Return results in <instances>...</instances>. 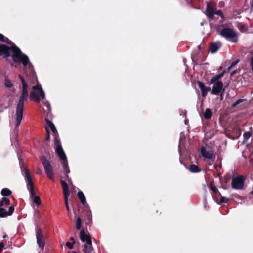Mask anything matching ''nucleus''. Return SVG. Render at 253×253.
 <instances>
[{
  "instance_id": "1",
  "label": "nucleus",
  "mask_w": 253,
  "mask_h": 253,
  "mask_svg": "<svg viewBox=\"0 0 253 253\" xmlns=\"http://www.w3.org/2000/svg\"><path fill=\"white\" fill-rule=\"evenodd\" d=\"M13 52L12 58L14 62H21L25 67V73L26 74V79L19 75V78L21 81L22 85V94L20 96L19 101L16 105L15 109L16 116V125L15 127L17 128L22 120L24 112V103L28 98V85L26 80L29 79V77H35V72L33 70V67L30 63L29 59L27 55L22 53L21 50L16 46H13L9 48L8 46L0 44V55H4L5 57L10 56L9 50Z\"/></svg>"
},
{
  "instance_id": "2",
  "label": "nucleus",
  "mask_w": 253,
  "mask_h": 253,
  "mask_svg": "<svg viewBox=\"0 0 253 253\" xmlns=\"http://www.w3.org/2000/svg\"><path fill=\"white\" fill-rule=\"evenodd\" d=\"M25 181L28 189L30 192V197L32 199L33 202L37 205H39L41 203V201L39 196L35 195L34 185L32 180L31 177L28 170L27 169H24Z\"/></svg>"
},
{
  "instance_id": "3",
  "label": "nucleus",
  "mask_w": 253,
  "mask_h": 253,
  "mask_svg": "<svg viewBox=\"0 0 253 253\" xmlns=\"http://www.w3.org/2000/svg\"><path fill=\"white\" fill-rule=\"evenodd\" d=\"M30 98L31 100L39 103L41 99H44L45 95L41 85L38 84L32 87L30 94Z\"/></svg>"
},
{
  "instance_id": "4",
  "label": "nucleus",
  "mask_w": 253,
  "mask_h": 253,
  "mask_svg": "<svg viewBox=\"0 0 253 253\" xmlns=\"http://www.w3.org/2000/svg\"><path fill=\"white\" fill-rule=\"evenodd\" d=\"M220 34L227 40L236 43L238 41L237 33L233 29L224 27L220 31Z\"/></svg>"
},
{
  "instance_id": "5",
  "label": "nucleus",
  "mask_w": 253,
  "mask_h": 253,
  "mask_svg": "<svg viewBox=\"0 0 253 253\" xmlns=\"http://www.w3.org/2000/svg\"><path fill=\"white\" fill-rule=\"evenodd\" d=\"M41 161L43 166L45 172L47 174V177L51 180L54 179V175L52 171V167L49 161L46 159L44 156H42Z\"/></svg>"
},
{
  "instance_id": "6",
  "label": "nucleus",
  "mask_w": 253,
  "mask_h": 253,
  "mask_svg": "<svg viewBox=\"0 0 253 253\" xmlns=\"http://www.w3.org/2000/svg\"><path fill=\"white\" fill-rule=\"evenodd\" d=\"M54 144L55 146V152H56L60 159L62 161V162L67 160L66 156L63 151L60 140L58 138V136H56V137L55 138Z\"/></svg>"
},
{
  "instance_id": "7",
  "label": "nucleus",
  "mask_w": 253,
  "mask_h": 253,
  "mask_svg": "<svg viewBox=\"0 0 253 253\" xmlns=\"http://www.w3.org/2000/svg\"><path fill=\"white\" fill-rule=\"evenodd\" d=\"M36 237L37 240V243L39 247L43 251L44 247L45 239L43 234L42 231L40 229H37L36 231Z\"/></svg>"
},
{
  "instance_id": "8",
  "label": "nucleus",
  "mask_w": 253,
  "mask_h": 253,
  "mask_svg": "<svg viewBox=\"0 0 253 253\" xmlns=\"http://www.w3.org/2000/svg\"><path fill=\"white\" fill-rule=\"evenodd\" d=\"M201 154L205 158L211 159L213 157V152L210 146L206 145L203 146L201 149Z\"/></svg>"
},
{
  "instance_id": "9",
  "label": "nucleus",
  "mask_w": 253,
  "mask_h": 253,
  "mask_svg": "<svg viewBox=\"0 0 253 253\" xmlns=\"http://www.w3.org/2000/svg\"><path fill=\"white\" fill-rule=\"evenodd\" d=\"M216 10V4L213 2L207 3L206 8L207 15L210 20H212Z\"/></svg>"
},
{
  "instance_id": "10",
  "label": "nucleus",
  "mask_w": 253,
  "mask_h": 253,
  "mask_svg": "<svg viewBox=\"0 0 253 253\" xmlns=\"http://www.w3.org/2000/svg\"><path fill=\"white\" fill-rule=\"evenodd\" d=\"M244 185V180L242 177H238L232 180V186L234 189H241Z\"/></svg>"
},
{
  "instance_id": "11",
  "label": "nucleus",
  "mask_w": 253,
  "mask_h": 253,
  "mask_svg": "<svg viewBox=\"0 0 253 253\" xmlns=\"http://www.w3.org/2000/svg\"><path fill=\"white\" fill-rule=\"evenodd\" d=\"M213 84L211 93L213 95H217L219 93L223 88V83L222 82H216L211 83Z\"/></svg>"
},
{
  "instance_id": "12",
  "label": "nucleus",
  "mask_w": 253,
  "mask_h": 253,
  "mask_svg": "<svg viewBox=\"0 0 253 253\" xmlns=\"http://www.w3.org/2000/svg\"><path fill=\"white\" fill-rule=\"evenodd\" d=\"M14 210V209L13 206L9 207L8 211L4 208L1 207H0V217L4 218L11 215L13 213Z\"/></svg>"
},
{
  "instance_id": "13",
  "label": "nucleus",
  "mask_w": 253,
  "mask_h": 253,
  "mask_svg": "<svg viewBox=\"0 0 253 253\" xmlns=\"http://www.w3.org/2000/svg\"><path fill=\"white\" fill-rule=\"evenodd\" d=\"M80 238L83 242H86L87 244L92 245V241L90 236L86 234L84 230L81 231Z\"/></svg>"
},
{
  "instance_id": "14",
  "label": "nucleus",
  "mask_w": 253,
  "mask_h": 253,
  "mask_svg": "<svg viewBox=\"0 0 253 253\" xmlns=\"http://www.w3.org/2000/svg\"><path fill=\"white\" fill-rule=\"evenodd\" d=\"M197 84L201 90L202 97H205L207 95L208 92L211 90V88L206 87L204 84L200 81H198Z\"/></svg>"
},
{
  "instance_id": "15",
  "label": "nucleus",
  "mask_w": 253,
  "mask_h": 253,
  "mask_svg": "<svg viewBox=\"0 0 253 253\" xmlns=\"http://www.w3.org/2000/svg\"><path fill=\"white\" fill-rule=\"evenodd\" d=\"M61 183L63 189L64 196H69L70 192L67 184L63 180H61Z\"/></svg>"
},
{
  "instance_id": "16",
  "label": "nucleus",
  "mask_w": 253,
  "mask_h": 253,
  "mask_svg": "<svg viewBox=\"0 0 253 253\" xmlns=\"http://www.w3.org/2000/svg\"><path fill=\"white\" fill-rule=\"evenodd\" d=\"M221 46L220 42L212 43L210 47L211 52L213 53H215Z\"/></svg>"
},
{
  "instance_id": "17",
  "label": "nucleus",
  "mask_w": 253,
  "mask_h": 253,
  "mask_svg": "<svg viewBox=\"0 0 253 253\" xmlns=\"http://www.w3.org/2000/svg\"><path fill=\"white\" fill-rule=\"evenodd\" d=\"M225 73V71H224L222 73H221L220 74H219L218 75H217L215 76L214 77H213L211 79L210 83H214V82H220V81H219V80L223 76V75H224Z\"/></svg>"
},
{
  "instance_id": "18",
  "label": "nucleus",
  "mask_w": 253,
  "mask_h": 253,
  "mask_svg": "<svg viewBox=\"0 0 253 253\" xmlns=\"http://www.w3.org/2000/svg\"><path fill=\"white\" fill-rule=\"evenodd\" d=\"M189 170L191 172L196 173L201 171V169L197 165L195 164H192L189 168Z\"/></svg>"
},
{
  "instance_id": "19",
  "label": "nucleus",
  "mask_w": 253,
  "mask_h": 253,
  "mask_svg": "<svg viewBox=\"0 0 253 253\" xmlns=\"http://www.w3.org/2000/svg\"><path fill=\"white\" fill-rule=\"evenodd\" d=\"M46 122H47V124L48 126L50 128V129L53 131V132L54 133V134L55 135L56 134H57V130L55 128L54 125L48 119H46Z\"/></svg>"
},
{
  "instance_id": "20",
  "label": "nucleus",
  "mask_w": 253,
  "mask_h": 253,
  "mask_svg": "<svg viewBox=\"0 0 253 253\" xmlns=\"http://www.w3.org/2000/svg\"><path fill=\"white\" fill-rule=\"evenodd\" d=\"M78 197L80 199L81 202L83 205H84L86 203V199L85 196L84 195V193L82 192L79 191L78 193Z\"/></svg>"
},
{
  "instance_id": "21",
  "label": "nucleus",
  "mask_w": 253,
  "mask_h": 253,
  "mask_svg": "<svg viewBox=\"0 0 253 253\" xmlns=\"http://www.w3.org/2000/svg\"><path fill=\"white\" fill-rule=\"evenodd\" d=\"M92 251V245L87 244V245L84 246L83 251L84 253H91Z\"/></svg>"
},
{
  "instance_id": "22",
  "label": "nucleus",
  "mask_w": 253,
  "mask_h": 253,
  "mask_svg": "<svg viewBox=\"0 0 253 253\" xmlns=\"http://www.w3.org/2000/svg\"><path fill=\"white\" fill-rule=\"evenodd\" d=\"M4 85L6 88H11L13 86V82L8 78H5Z\"/></svg>"
},
{
  "instance_id": "23",
  "label": "nucleus",
  "mask_w": 253,
  "mask_h": 253,
  "mask_svg": "<svg viewBox=\"0 0 253 253\" xmlns=\"http://www.w3.org/2000/svg\"><path fill=\"white\" fill-rule=\"evenodd\" d=\"M10 201L9 199L6 197H3L2 200L0 202V207L3 206H8L9 205Z\"/></svg>"
},
{
  "instance_id": "24",
  "label": "nucleus",
  "mask_w": 253,
  "mask_h": 253,
  "mask_svg": "<svg viewBox=\"0 0 253 253\" xmlns=\"http://www.w3.org/2000/svg\"><path fill=\"white\" fill-rule=\"evenodd\" d=\"M211 116H212V113H211V110L209 108L206 109L204 113V117L206 119H210V118H211Z\"/></svg>"
},
{
  "instance_id": "25",
  "label": "nucleus",
  "mask_w": 253,
  "mask_h": 253,
  "mask_svg": "<svg viewBox=\"0 0 253 253\" xmlns=\"http://www.w3.org/2000/svg\"><path fill=\"white\" fill-rule=\"evenodd\" d=\"M62 165H63L64 169L66 171L67 173H70V169H69V168L68 165L67 160L62 162Z\"/></svg>"
},
{
  "instance_id": "26",
  "label": "nucleus",
  "mask_w": 253,
  "mask_h": 253,
  "mask_svg": "<svg viewBox=\"0 0 253 253\" xmlns=\"http://www.w3.org/2000/svg\"><path fill=\"white\" fill-rule=\"evenodd\" d=\"M1 195L3 196H8L11 194V191L7 188H4L1 190Z\"/></svg>"
},
{
  "instance_id": "27",
  "label": "nucleus",
  "mask_w": 253,
  "mask_h": 253,
  "mask_svg": "<svg viewBox=\"0 0 253 253\" xmlns=\"http://www.w3.org/2000/svg\"><path fill=\"white\" fill-rule=\"evenodd\" d=\"M0 40L10 44L11 42L7 38L5 37L2 34H0Z\"/></svg>"
},
{
  "instance_id": "28",
  "label": "nucleus",
  "mask_w": 253,
  "mask_h": 253,
  "mask_svg": "<svg viewBox=\"0 0 253 253\" xmlns=\"http://www.w3.org/2000/svg\"><path fill=\"white\" fill-rule=\"evenodd\" d=\"M81 219L80 217H78L76 223V228L77 229L79 230L81 228Z\"/></svg>"
},
{
  "instance_id": "29",
  "label": "nucleus",
  "mask_w": 253,
  "mask_h": 253,
  "mask_svg": "<svg viewBox=\"0 0 253 253\" xmlns=\"http://www.w3.org/2000/svg\"><path fill=\"white\" fill-rule=\"evenodd\" d=\"M251 135L250 132H245L243 135V137H244L243 143H245L249 139V138L251 137Z\"/></svg>"
},
{
  "instance_id": "30",
  "label": "nucleus",
  "mask_w": 253,
  "mask_h": 253,
  "mask_svg": "<svg viewBox=\"0 0 253 253\" xmlns=\"http://www.w3.org/2000/svg\"><path fill=\"white\" fill-rule=\"evenodd\" d=\"M64 197L65 204L66 209H67V211L69 212L70 210H69V205H68V196H64Z\"/></svg>"
},
{
  "instance_id": "31",
  "label": "nucleus",
  "mask_w": 253,
  "mask_h": 253,
  "mask_svg": "<svg viewBox=\"0 0 253 253\" xmlns=\"http://www.w3.org/2000/svg\"><path fill=\"white\" fill-rule=\"evenodd\" d=\"M210 189L212 190L214 193H217L218 190L216 189V187L212 184L211 183L210 184Z\"/></svg>"
},
{
  "instance_id": "32",
  "label": "nucleus",
  "mask_w": 253,
  "mask_h": 253,
  "mask_svg": "<svg viewBox=\"0 0 253 253\" xmlns=\"http://www.w3.org/2000/svg\"><path fill=\"white\" fill-rule=\"evenodd\" d=\"M229 200V199L225 197H221L220 199V202L221 203H227Z\"/></svg>"
},
{
  "instance_id": "33",
  "label": "nucleus",
  "mask_w": 253,
  "mask_h": 253,
  "mask_svg": "<svg viewBox=\"0 0 253 253\" xmlns=\"http://www.w3.org/2000/svg\"><path fill=\"white\" fill-rule=\"evenodd\" d=\"M250 66L251 67L252 71L253 72V55L250 57Z\"/></svg>"
},
{
  "instance_id": "34",
  "label": "nucleus",
  "mask_w": 253,
  "mask_h": 253,
  "mask_svg": "<svg viewBox=\"0 0 253 253\" xmlns=\"http://www.w3.org/2000/svg\"><path fill=\"white\" fill-rule=\"evenodd\" d=\"M214 14H216L221 16V17H223V15L222 14V11L221 10H218L217 11H215Z\"/></svg>"
},
{
  "instance_id": "35",
  "label": "nucleus",
  "mask_w": 253,
  "mask_h": 253,
  "mask_svg": "<svg viewBox=\"0 0 253 253\" xmlns=\"http://www.w3.org/2000/svg\"><path fill=\"white\" fill-rule=\"evenodd\" d=\"M74 242L71 243L69 242H67L66 244V246L70 249H72L73 247Z\"/></svg>"
},
{
  "instance_id": "36",
  "label": "nucleus",
  "mask_w": 253,
  "mask_h": 253,
  "mask_svg": "<svg viewBox=\"0 0 253 253\" xmlns=\"http://www.w3.org/2000/svg\"><path fill=\"white\" fill-rule=\"evenodd\" d=\"M239 62V60H236L235 61V62H233L231 64V65L230 66V67L228 68V70H230L231 68H232L234 66H235L236 64H237Z\"/></svg>"
},
{
  "instance_id": "37",
  "label": "nucleus",
  "mask_w": 253,
  "mask_h": 253,
  "mask_svg": "<svg viewBox=\"0 0 253 253\" xmlns=\"http://www.w3.org/2000/svg\"><path fill=\"white\" fill-rule=\"evenodd\" d=\"M47 132V136L46 137V140H48L50 138L49 131L48 128L46 129Z\"/></svg>"
},
{
  "instance_id": "38",
  "label": "nucleus",
  "mask_w": 253,
  "mask_h": 253,
  "mask_svg": "<svg viewBox=\"0 0 253 253\" xmlns=\"http://www.w3.org/2000/svg\"><path fill=\"white\" fill-rule=\"evenodd\" d=\"M3 247H4V244H3V242H0V253L2 250Z\"/></svg>"
},
{
  "instance_id": "39",
  "label": "nucleus",
  "mask_w": 253,
  "mask_h": 253,
  "mask_svg": "<svg viewBox=\"0 0 253 253\" xmlns=\"http://www.w3.org/2000/svg\"><path fill=\"white\" fill-rule=\"evenodd\" d=\"M36 172H37V174H42V170H41L40 169H37Z\"/></svg>"
},
{
  "instance_id": "40",
  "label": "nucleus",
  "mask_w": 253,
  "mask_h": 253,
  "mask_svg": "<svg viewBox=\"0 0 253 253\" xmlns=\"http://www.w3.org/2000/svg\"><path fill=\"white\" fill-rule=\"evenodd\" d=\"M246 29H247V28H246V27L245 26H242V30L243 31H245L246 30Z\"/></svg>"
},
{
  "instance_id": "41",
  "label": "nucleus",
  "mask_w": 253,
  "mask_h": 253,
  "mask_svg": "<svg viewBox=\"0 0 253 253\" xmlns=\"http://www.w3.org/2000/svg\"><path fill=\"white\" fill-rule=\"evenodd\" d=\"M67 178L69 179V180L71 182V179L69 177L68 175H67Z\"/></svg>"
},
{
  "instance_id": "42",
  "label": "nucleus",
  "mask_w": 253,
  "mask_h": 253,
  "mask_svg": "<svg viewBox=\"0 0 253 253\" xmlns=\"http://www.w3.org/2000/svg\"><path fill=\"white\" fill-rule=\"evenodd\" d=\"M70 253H77L75 251H72Z\"/></svg>"
},
{
  "instance_id": "43",
  "label": "nucleus",
  "mask_w": 253,
  "mask_h": 253,
  "mask_svg": "<svg viewBox=\"0 0 253 253\" xmlns=\"http://www.w3.org/2000/svg\"><path fill=\"white\" fill-rule=\"evenodd\" d=\"M47 107L49 108V109L50 110V106H49V103L47 105Z\"/></svg>"
},
{
  "instance_id": "44",
  "label": "nucleus",
  "mask_w": 253,
  "mask_h": 253,
  "mask_svg": "<svg viewBox=\"0 0 253 253\" xmlns=\"http://www.w3.org/2000/svg\"><path fill=\"white\" fill-rule=\"evenodd\" d=\"M240 102V100H238L237 102H236V104H238V103H239Z\"/></svg>"
},
{
  "instance_id": "45",
  "label": "nucleus",
  "mask_w": 253,
  "mask_h": 253,
  "mask_svg": "<svg viewBox=\"0 0 253 253\" xmlns=\"http://www.w3.org/2000/svg\"><path fill=\"white\" fill-rule=\"evenodd\" d=\"M234 72H232V73H231V75H232L233 74H234Z\"/></svg>"
},
{
  "instance_id": "46",
  "label": "nucleus",
  "mask_w": 253,
  "mask_h": 253,
  "mask_svg": "<svg viewBox=\"0 0 253 253\" xmlns=\"http://www.w3.org/2000/svg\"><path fill=\"white\" fill-rule=\"evenodd\" d=\"M71 240H73V238L72 237L71 238Z\"/></svg>"
}]
</instances>
